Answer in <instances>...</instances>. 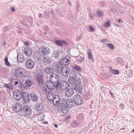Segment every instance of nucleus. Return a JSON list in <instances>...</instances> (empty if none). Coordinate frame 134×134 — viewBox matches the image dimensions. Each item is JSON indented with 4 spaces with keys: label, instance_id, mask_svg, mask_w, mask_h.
<instances>
[{
    "label": "nucleus",
    "instance_id": "obj_1",
    "mask_svg": "<svg viewBox=\"0 0 134 134\" xmlns=\"http://www.w3.org/2000/svg\"><path fill=\"white\" fill-rule=\"evenodd\" d=\"M12 70L13 76L16 79L18 78L22 79L25 77L26 75V71L21 67L13 68Z\"/></svg>",
    "mask_w": 134,
    "mask_h": 134
},
{
    "label": "nucleus",
    "instance_id": "obj_2",
    "mask_svg": "<svg viewBox=\"0 0 134 134\" xmlns=\"http://www.w3.org/2000/svg\"><path fill=\"white\" fill-rule=\"evenodd\" d=\"M37 81L39 86L41 87L45 83L43 76L42 71L39 70L37 71L36 75Z\"/></svg>",
    "mask_w": 134,
    "mask_h": 134
},
{
    "label": "nucleus",
    "instance_id": "obj_3",
    "mask_svg": "<svg viewBox=\"0 0 134 134\" xmlns=\"http://www.w3.org/2000/svg\"><path fill=\"white\" fill-rule=\"evenodd\" d=\"M38 51L41 56H44L49 53L50 49L47 47L42 46L39 48Z\"/></svg>",
    "mask_w": 134,
    "mask_h": 134
},
{
    "label": "nucleus",
    "instance_id": "obj_4",
    "mask_svg": "<svg viewBox=\"0 0 134 134\" xmlns=\"http://www.w3.org/2000/svg\"><path fill=\"white\" fill-rule=\"evenodd\" d=\"M22 110L23 114L25 117L29 116L31 114V109L28 106H24L23 107Z\"/></svg>",
    "mask_w": 134,
    "mask_h": 134
},
{
    "label": "nucleus",
    "instance_id": "obj_5",
    "mask_svg": "<svg viewBox=\"0 0 134 134\" xmlns=\"http://www.w3.org/2000/svg\"><path fill=\"white\" fill-rule=\"evenodd\" d=\"M70 71V69L68 66H63L61 71L62 75L65 77H67L69 74Z\"/></svg>",
    "mask_w": 134,
    "mask_h": 134
},
{
    "label": "nucleus",
    "instance_id": "obj_6",
    "mask_svg": "<svg viewBox=\"0 0 134 134\" xmlns=\"http://www.w3.org/2000/svg\"><path fill=\"white\" fill-rule=\"evenodd\" d=\"M73 99L75 104L77 105H80L82 103V98L79 95L77 94L75 95L73 97Z\"/></svg>",
    "mask_w": 134,
    "mask_h": 134
},
{
    "label": "nucleus",
    "instance_id": "obj_7",
    "mask_svg": "<svg viewBox=\"0 0 134 134\" xmlns=\"http://www.w3.org/2000/svg\"><path fill=\"white\" fill-rule=\"evenodd\" d=\"M72 87L76 91H79L80 93L82 92L83 88V85L81 84L80 83H77V84L72 85Z\"/></svg>",
    "mask_w": 134,
    "mask_h": 134
},
{
    "label": "nucleus",
    "instance_id": "obj_8",
    "mask_svg": "<svg viewBox=\"0 0 134 134\" xmlns=\"http://www.w3.org/2000/svg\"><path fill=\"white\" fill-rule=\"evenodd\" d=\"M69 82L70 83L75 85L77 83H81V79L79 77H70L68 80Z\"/></svg>",
    "mask_w": 134,
    "mask_h": 134
},
{
    "label": "nucleus",
    "instance_id": "obj_9",
    "mask_svg": "<svg viewBox=\"0 0 134 134\" xmlns=\"http://www.w3.org/2000/svg\"><path fill=\"white\" fill-rule=\"evenodd\" d=\"M53 90H49L48 93L47 94V98L49 102H52V99L55 96L53 93Z\"/></svg>",
    "mask_w": 134,
    "mask_h": 134
},
{
    "label": "nucleus",
    "instance_id": "obj_10",
    "mask_svg": "<svg viewBox=\"0 0 134 134\" xmlns=\"http://www.w3.org/2000/svg\"><path fill=\"white\" fill-rule=\"evenodd\" d=\"M13 110L16 112H19L22 109V105L20 103H15L12 106Z\"/></svg>",
    "mask_w": 134,
    "mask_h": 134
},
{
    "label": "nucleus",
    "instance_id": "obj_11",
    "mask_svg": "<svg viewBox=\"0 0 134 134\" xmlns=\"http://www.w3.org/2000/svg\"><path fill=\"white\" fill-rule=\"evenodd\" d=\"M35 63L31 59H28L26 63V68L29 69H32L35 65Z\"/></svg>",
    "mask_w": 134,
    "mask_h": 134
},
{
    "label": "nucleus",
    "instance_id": "obj_12",
    "mask_svg": "<svg viewBox=\"0 0 134 134\" xmlns=\"http://www.w3.org/2000/svg\"><path fill=\"white\" fill-rule=\"evenodd\" d=\"M69 86V83L66 81H62L60 83V87L62 90H65L68 88Z\"/></svg>",
    "mask_w": 134,
    "mask_h": 134
},
{
    "label": "nucleus",
    "instance_id": "obj_13",
    "mask_svg": "<svg viewBox=\"0 0 134 134\" xmlns=\"http://www.w3.org/2000/svg\"><path fill=\"white\" fill-rule=\"evenodd\" d=\"M64 100H64L63 103H65V102L66 105H67V106H68L69 107L72 108L75 105V103L74 99H69L66 101L65 99H64Z\"/></svg>",
    "mask_w": 134,
    "mask_h": 134
},
{
    "label": "nucleus",
    "instance_id": "obj_14",
    "mask_svg": "<svg viewBox=\"0 0 134 134\" xmlns=\"http://www.w3.org/2000/svg\"><path fill=\"white\" fill-rule=\"evenodd\" d=\"M50 81L54 83H56L58 82L59 78L57 75L55 74H52L49 77Z\"/></svg>",
    "mask_w": 134,
    "mask_h": 134
},
{
    "label": "nucleus",
    "instance_id": "obj_15",
    "mask_svg": "<svg viewBox=\"0 0 134 134\" xmlns=\"http://www.w3.org/2000/svg\"><path fill=\"white\" fill-rule=\"evenodd\" d=\"M14 97L16 100H20L21 98V95L18 90H15L13 93Z\"/></svg>",
    "mask_w": 134,
    "mask_h": 134
},
{
    "label": "nucleus",
    "instance_id": "obj_16",
    "mask_svg": "<svg viewBox=\"0 0 134 134\" xmlns=\"http://www.w3.org/2000/svg\"><path fill=\"white\" fill-rule=\"evenodd\" d=\"M61 111L64 114L67 113L69 111V108L67 107L65 103H63L61 104Z\"/></svg>",
    "mask_w": 134,
    "mask_h": 134
},
{
    "label": "nucleus",
    "instance_id": "obj_17",
    "mask_svg": "<svg viewBox=\"0 0 134 134\" xmlns=\"http://www.w3.org/2000/svg\"><path fill=\"white\" fill-rule=\"evenodd\" d=\"M74 93V90L72 88H67L65 91V94L66 96L70 97L72 96Z\"/></svg>",
    "mask_w": 134,
    "mask_h": 134
},
{
    "label": "nucleus",
    "instance_id": "obj_18",
    "mask_svg": "<svg viewBox=\"0 0 134 134\" xmlns=\"http://www.w3.org/2000/svg\"><path fill=\"white\" fill-rule=\"evenodd\" d=\"M24 52L25 54L28 57H30L32 54V49L29 47L25 48Z\"/></svg>",
    "mask_w": 134,
    "mask_h": 134
},
{
    "label": "nucleus",
    "instance_id": "obj_19",
    "mask_svg": "<svg viewBox=\"0 0 134 134\" xmlns=\"http://www.w3.org/2000/svg\"><path fill=\"white\" fill-rule=\"evenodd\" d=\"M53 83L54 82L50 81H48L46 82V86L50 90H53V89L55 88V85Z\"/></svg>",
    "mask_w": 134,
    "mask_h": 134
},
{
    "label": "nucleus",
    "instance_id": "obj_20",
    "mask_svg": "<svg viewBox=\"0 0 134 134\" xmlns=\"http://www.w3.org/2000/svg\"><path fill=\"white\" fill-rule=\"evenodd\" d=\"M64 66L63 64H59L56 65L54 68V70L57 73H58L62 71L63 66Z\"/></svg>",
    "mask_w": 134,
    "mask_h": 134
},
{
    "label": "nucleus",
    "instance_id": "obj_21",
    "mask_svg": "<svg viewBox=\"0 0 134 134\" xmlns=\"http://www.w3.org/2000/svg\"><path fill=\"white\" fill-rule=\"evenodd\" d=\"M23 99L26 102H28L30 100V96L27 93L23 92L22 94Z\"/></svg>",
    "mask_w": 134,
    "mask_h": 134
},
{
    "label": "nucleus",
    "instance_id": "obj_22",
    "mask_svg": "<svg viewBox=\"0 0 134 134\" xmlns=\"http://www.w3.org/2000/svg\"><path fill=\"white\" fill-rule=\"evenodd\" d=\"M30 96L32 100L35 102H37L38 99V97L34 93H31L30 94Z\"/></svg>",
    "mask_w": 134,
    "mask_h": 134
},
{
    "label": "nucleus",
    "instance_id": "obj_23",
    "mask_svg": "<svg viewBox=\"0 0 134 134\" xmlns=\"http://www.w3.org/2000/svg\"><path fill=\"white\" fill-rule=\"evenodd\" d=\"M43 105L41 103H37L35 105V109L38 111H41L43 109Z\"/></svg>",
    "mask_w": 134,
    "mask_h": 134
},
{
    "label": "nucleus",
    "instance_id": "obj_24",
    "mask_svg": "<svg viewBox=\"0 0 134 134\" xmlns=\"http://www.w3.org/2000/svg\"><path fill=\"white\" fill-rule=\"evenodd\" d=\"M43 62L46 64H49L51 62V58L49 56H47L42 59Z\"/></svg>",
    "mask_w": 134,
    "mask_h": 134
},
{
    "label": "nucleus",
    "instance_id": "obj_25",
    "mask_svg": "<svg viewBox=\"0 0 134 134\" xmlns=\"http://www.w3.org/2000/svg\"><path fill=\"white\" fill-rule=\"evenodd\" d=\"M17 60L20 63H23L24 61L23 56L20 53H18L17 54Z\"/></svg>",
    "mask_w": 134,
    "mask_h": 134
},
{
    "label": "nucleus",
    "instance_id": "obj_26",
    "mask_svg": "<svg viewBox=\"0 0 134 134\" xmlns=\"http://www.w3.org/2000/svg\"><path fill=\"white\" fill-rule=\"evenodd\" d=\"M32 81L30 79H27L25 82V85L26 88H28L32 85Z\"/></svg>",
    "mask_w": 134,
    "mask_h": 134
},
{
    "label": "nucleus",
    "instance_id": "obj_27",
    "mask_svg": "<svg viewBox=\"0 0 134 134\" xmlns=\"http://www.w3.org/2000/svg\"><path fill=\"white\" fill-rule=\"evenodd\" d=\"M64 65H66L68 64L69 63V60L66 57L63 58L60 61Z\"/></svg>",
    "mask_w": 134,
    "mask_h": 134
},
{
    "label": "nucleus",
    "instance_id": "obj_28",
    "mask_svg": "<svg viewBox=\"0 0 134 134\" xmlns=\"http://www.w3.org/2000/svg\"><path fill=\"white\" fill-rule=\"evenodd\" d=\"M69 75L70 77H71L76 78L77 75V74L75 71L72 70L71 71Z\"/></svg>",
    "mask_w": 134,
    "mask_h": 134
},
{
    "label": "nucleus",
    "instance_id": "obj_29",
    "mask_svg": "<svg viewBox=\"0 0 134 134\" xmlns=\"http://www.w3.org/2000/svg\"><path fill=\"white\" fill-rule=\"evenodd\" d=\"M44 70L47 74H50L52 73L53 70L51 68L47 67L44 68Z\"/></svg>",
    "mask_w": 134,
    "mask_h": 134
},
{
    "label": "nucleus",
    "instance_id": "obj_30",
    "mask_svg": "<svg viewBox=\"0 0 134 134\" xmlns=\"http://www.w3.org/2000/svg\"><path fill=\"white\" fill-rule=\"evenodd\" d=\"M62 100H58L56 101L55 102H54V101H52V102H50L51 104H53L54 105L57 106L60 104L61 105L62 104Z\"/></svg>",
    "mask_w": 134,
    "mask_h": 134
},
{
    "label": "nucleus",
    "instance_id": "obj_31",
    "mask_svg": "<svg viewBox=\"0 0 134 134\" xmlns=\"http://www.w3.org/2000/svg\"><path fill=\"white\" fill-rule=\"evenodd\" d=\"M13 83H10L8 84H5L4 86L5 87L8 88L9 89H12L13 88V86L12 85Z\"/></svg>",
    "mask_w": 134,
    "mask_h": 134
},
{
    "label": "nucleus",
    "instance_id": "obj_32",
    "mask_svg": "<svg viewBox=\"0 0 134 134\" xmlns=\"http://www.w3.org/2000/svg\"><path fill=\"white\" fill-rule=\"evenodd\" d=\"M72 68L76 71H79L82 70V68L76 65L75 64L72 66Z\"/></svg>",
    "mask_w": 134,
    "mask_h": 134
},
{
    "label": "nucleus",
    "instance_id": "obj_33",
    "mask_svg": "<svg viewBox=\"0 0 134 134\" xmlns=\"http://www.w3.org/2000/svg\"><path fill=\"white\" fill-rule=\"evenodd\" d=\"M59 52L58 50H55L52 53V56L55 57H58L59 56Z\"/></svg>",
    "mask_w": 134,
    "mask_h": 134
},
{
    "label": "nucleus",
    "instance_id": "obj_34",
    "mask_svg": "<svg viewBox=\"0 0 134 134\" xmlns=\"http://www.w3.org/2000/svg\"><path fill=\"white\" fill-rule=\"evenodd\" d=\"M87 53L88 55V59L90 60H92V55L90 50L88 51Z\"/></svg>",
    "mask_w": 134,
    "mask_h": 134
},
{
    "label": "nucleus",
    "instance_id": "obj_35",
    "mask_svg": "<svg viewBox=\"0 0 134 134\" xmlns=\"http://www.w3.org/2000/svg\"><path fill=\"white\" fill-rule=\"evenodd\" d=\"M49 90H50L49 89H48L47 86H44L43 88V92L45 94H47L48 93L49 91Z\"/></svg>",
    "mask_w": 134,
    "mask_h": 134
},
{
    "label": "nucleus",
    "instance_id": "obj_36",
    "mask_svg": "<svg viewBox=\"0 0 134 134\" xmlns=\"http://www.w3.org/2000/svg\"><path fill=\"white\" fill-rule=\"evenodd\" d=\"M60 100H62V101H63L64 100V99L63 98L60 99L59 97L58 96H55L54 97V98L52 99V101H54V102H55L56 101Z\"/></svg>",
    "mask_w": 134,
    "mask_h": 134
},
{
    "label": "nucleus",
    "instance_id": "obj_37",
    "mask_svg": "<svg viewBox=\"0 0 134 134\" xmlns=\"http://www.w3.org/2000/svg\"><path fill=\"white\" fill-rule=\"evenodd\" d=\"M4 63L7 66H9L10 65V63L8 60V58L7 57L4 58Z\"/></svg>",
    "mask_w": 134,
    "mask_h": 134
},
{
    "label": "nucleus",
    "instance_id": "obj_38",
    "mask_svg": "<svg viewBox=\"0 0 134 134\" xmlns=\"http://www.w3.org/2000/svg\"><path fill=\"white\" fill-rule=\"evenodd\" d=\"M111 23L109 20H108L104 24V26L105 27H108L111 25Z\"/></svg>",
    "mask_w": 134,
    "mask_h": 134
},
{
    "label": "nucleus",
    "instance_id": "obj_39",
    "mask_svg": "<svg viewBox=\"0 0 134 134\" xmlns=\"http://www.w3.org/2000/svg\"><path fill=\"white\" fill-rule=\"evenodd\" d=\"M112 73L113 74L117 75L119 73V71L118 70L113 69L112 70Z\"/></svg>",
    "mask_w": 134,
    "mask_h": 134
},
{
    "label": "nucleus",
    "instance_id": "obj_40",
    "mask_svg": "<svg viewBox=\"0 0 134 134\" xmlns=\"http://www.w3.org/2000/svg\"><path fill=\"white\" fill-rule=\"evenodd\" d=\"M97 14L98 16L101 17L104 14V13L102 11H99L97 12Z\"/></svg>",
    "mask_w": 134,
    "mask_h": 134
},
{
    "label": "nucleus",
    "instance_id": "obj_41",
    "mask_svg": "<svg viewBox=\"0 0 134 134\" xmlns=\"http://www.w3.org/2000/svg\"><path fill=\"white\" fill-rule=\"evenodd\" d=\"M56 43L58 46H62V43H61V42L59 40H57L55 41Z\"/></svg>",
    "mask_w": 134,
    "mask_h": 134
},
{
    "label": "nucleus",
    "instance_id": "obj_42",
    "mask_svg": "<svg viewBox=\"0 0 134 134\" xmlns=\"http://www.w3.org/2000/svg\"><path fill=\"white\" fill-rule=\"evenodd\" d=\"M107 46L109 47L110 48L112 49H113L114 48V45L111 44L109 43L107 44Z\"/></svg>",
    "mask_w": 134,
    "mask_h": 134
},
{
    "label": "nucleus",
    "instance_id": "obj_43",
    "mask_svg": "<svg viewBox=\"0 0 134 134\" xmlns=\"http://www.w3.org/2000/svg\"><path fill=\"white\" fill-rule=\"evenodd\" d=\"M54 83L55 84V87H56L57 88L60 85V82L58 81V82H57L56 83Z\"/></svg>",
    "mask_w": 134,
    "mask_h": 134
},
{
    "label": "nucleus",
    "instance_id": "obj_44",
    "mask_svg": "<svg viewBox=\"0 0 134 134\" xmlns=\"http://www.w3.org/2000/svg\"><path fill=\"white\" fill-rule=\"evenodd\" d=\"M70 118V116H68L66 117H65L64 119V121H67V120H68V119H69Z\"/></svg>",
    "mask_w": 134,
    "mask_h": 134
},
{
    "label": "nucleus",
    "instance_id": "obj_45",
    "mask_svg": "<svg viewBox=\"0 0 134 134\" xmlns=\"http://www.w3.org/2000/svg\"><path fill=\"white\" fill-rule=\"evenodd\" d=\"M77 47L79 49H81L83 48L82 46L80 44H78L77 45Z\"/></svg>",
    "mask_w": 134,
    "mask_h": 134
},
{
    "label": "nucleus",
    "instance_id": "obj_46",
    "mask_svg": "<svg viewBox=\"0 0 134 134\" xmlns=\"http://www.w3.org/2000/svg\"><path fill=\"white\" fill-rule=\"evenodd\" d=\"M18 85L19 87L20 88H22L23 87L21 83V82H19V84Z\"/></svg>",
    "mask_w": 134,
    "mask_h": 134
},
{
    "label": "nucleus",
    "instance_id": "obj_47",
    "mask_svg": "<svg viewBox=\"0 0 134 134\" xmlns=\"http://www.w3.org/2000/svg\"><path fill=\"white\" fill-rule=\"evenodd\" d=\"M1 44L2 46H4L6 44V42L5 41L1 42Z\"/></svg>",
    "mask_w": 134,
    "mask_h": 134
},
{
    "label": "nucleus",
    "instance_id": "obj_48",
    "mask_svg": "<svg viewBox=\"0 0 134 134\" xmlns=\"http://www.w3.org/2000/svg\"><path fill=\"white\" fill-rule=\"evenodd\" d=\"M80 117V119L81 120H82L83 119V117L82 116V114H80L79 116L78 117V118Z\"/></svg>",
    "mask_w": 134,
    "mask_h": 134
},
{
    "label": "nucleus",
    "instance_id": "obj_49",
    "mask_svg": "<svg viewBox=\"0 0 134 134\" xmlns=\"http://www.w3.org/2000/svg\"><path fill=\"white\" fill-rule=\"evenodd\" d=\"M79 60L80 61H82L83 60H84V57H79Z\"/></svg>",
    "mask_w": 134,
    "mask_h": 134
},
{
    "label": "nucleus",
    "instance_id": "obj_50",
    "mask_svg": "<svg viewBox=\"0 0 134 134\" xmlns=\"http://www.w3.org/2000/svg\"><path fill=\"white\" fill-rule=\"evenodd\" d=\"M89 29L90 30L92 31H94V28L91 26H90L89 27Z\"/></svg>",
    "mask_w": 134,
    "mask_h": 134
},
{
    "label": "nucleus",
    "instance_id": "obj_51",
    "mask_svg": "<svg viewBox=\"0 0 134 134\" xmlns=\"http://www.w3.org/2000/svg\"><path fill=\"white\" fill-rule=\"evenodd\" d=\"M61 43H62V44H63L64 45H65L67 44L66 41L64 40H62Z\"/></svg>",
    "mask_w": 134,
    "mask_h": 134
},
{
    "label": "nucleus",
    "instance_id": "obj_52",
    "mask_svg": "<svg viewBox=\"0 0 134 134\" xmlns=\"http://www.w3.org/2000/svg\"><path fill=\"white\" fill-rule=\"evenodd\" d=\"M14 83H15L14 84L15 85H16V86H18V85L19 84V83L18 82L15 81Z\"/></svg>",
    "mask_w": 134,
    "mask_h": 134
},
{
    "label": "nucleus",
    "instance_id": "obj_53",
    "mask_svg": "<svg viewBox=\"0 0 134 134\" xmlns=\"http://www.w3.org/2000/svg\"><path fill=\"white\" fill-rule=\"evenodd\" d=\"M25 45L26 46H28L29 44V43L27 42H25Z\"/></svg>",
    "mask_w": 134,
    "mask_h": 134
},
{
    "label": "nucleus",
    "instance_id": "obj_54",
    "mask_svg": "<svg viewBox=\"0 0 134 134\" xmlns=\"http://www.w3.org/2000/svg\"><path fill=\"white\" fill-rule=\"evenodd\" d=\"M11 11L12 12H14L15 11V9L14 8H13L10 9Z\"/></svg>",
    "mask_w": 134,
    "mask_h": 134
},
{
    "label": "nucleus",
    "instance_id": "obj_55",
    "mask_svg": "<svg viewBox=\"0 0 134 134\" xmlns=\"http://www.w3.org/2000/svg\"><path fill=\"white\" fill-rule=\"evenodd\" d=\"M112 12L113 13H115L116 12V10L115 9H111Z\"/></svg>",
    "mask_w": 134,
    "mask_h": 134
},
{
    "label": "nucleus",
    "instance_id": "obj_56",
    "mask_svg": "<svg viewBox=\"0 0 134 134\" xmlns=\"http://www.w3.org/2000/svg\"><path fill=\"white\" fill-rule=\"evenodd\" d=\"M118 21L119 23H122L123 22V21H122L121 19H119L118 20Z\"/></svg>",
    "mask_w": 134,
    "mask_h": 134
},
{
    "label": "nucleus",
    "instance_id": "obj_57",
    "mask_svg": "<svg viewBox=\"0 0 134 134\" xmlns=\"http://www.w3.org/2000/svg\"><path fill=\"white\" fill-rule=\"evenodd\" d=\"M109 93L110 94L111 96H113V94L112 93V92L110 91L109 92Z\"/></svg>",
    "mask_w": 134,
    "mask_h": 134
},
{
    "label": "nucleus",
    "instance_id": "obj_58",
    "mask_svg": "<svg viewBox=\"0 0 134 134\" xmlns=\"http://www.w3.org/2000/svg\"><path fill=\"white\" fill-rule=\"evenodd\" d=\"M105 41V39H103L101 41L102 42H104Z\"/></svg>",
    "mask_w": 134,
    "mask_h": 134
},
{
    "label": "nucleus",
    "instance_id": "obj_59",
    "mask_svg": "<svg viewBox=\"0 0 134 134\" xmlns=\"http://www.w3.org/2000/svg\"><path fill=\"white\" fill-rule=\"evenodd\" d=\"M54 126L56 128H57L58 127L57 125L56 124H55L54 125Z\"/></svg>",
    "mask_w": 134,
    "mask_h": 134
},
{
    "label": "nucleus",
    "instance_id": "obj_60",
    "mask_svg": "<svg viewBox=\"0 0 134 134\" xmlns=\"http://www.w3.org/2000/svg\"><path fill=\"white\" fill-rule=\"evenodd\" d=\"M91 18H92V19H93V16H92V15L91 16Z\"/></svg>",
    "mask_w": 134,
    "mask_h": 134
},
{
    "label": "nucleus",
    "instance_id": "obj_61",
    "mask_svg": "<svg viewBox=\"0 0 134 134\" xmlns=\"http://www.w3.org/2000/svg\"><path fill=\"white\" fill-rule=\"evenodd\" d=\"M75 123L76 124H77V122L76 121H75Z\"/></svg>",
    "mask_w": 134,
    "mask_h": 134
},
{
    "label": "nucleus",
    "instance_id": "obj_62",
    "mask_svg": "<svg viewBox=\"0 0 134 134\" xmlns=\"http://www.w3.org/2000/svg\"><path fill=\"white\" fill-rule=\"evenodd\" d=\"M48 123V122H46L45 123V124H47Z\"/></svg>",
    "mask_w": 134,
    "mask_h": 134
},
{
    "label": "nucleus",
    "instance_id": "obj_63",
    "mask_svg": "<svg viewBox=\"0 0 134 134\" xmlns=\"http://www.w3.org/2000/svg\"><path fill=\"white\" fill-rule=\"evenodd\" d=\"M132 131L134 132V129H133Z\"/></svg>",
    "mask_w": 134,
    "mask_h": 134
},
{
    "label": "nucleus",
    "instance_id": "obj_64",
    "mask_svg": "<svg viewBox=\"0 0 134 134\" xmlns=\"http://www.w3.org/2000/svg\"><path fill=\"white\" fill-rule=\"evenodd\" d=\"M120 13H122V11H121V12H120Z\"/></svg>",
    "mask_w": 134,
    "mask_h": 134
}]
</instances>
